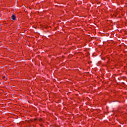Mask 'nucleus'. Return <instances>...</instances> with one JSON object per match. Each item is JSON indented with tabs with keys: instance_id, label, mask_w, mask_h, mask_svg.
Masks as SVG:
<instances>
[{
	"instance_id": "3",
	"label": "nucleus",
	"mask_w": 127,
	"mask_h": 127,
	"mask_svg": "<svg viewBox=\"0 0 127 127\" xmlns=\"http://www.w3.org/2000/svg\"><path fill=\"white\" fill-rule=\"evenodd\" d=\"M4 78H5V77H4H4H3V79H4Z\"/></svg>"
},
{
	"instance_id": "2",
	"label": "nucleus",
	"mask_w": 127,
	"mask_h": 127,
	"mask_svg": "<svg viewBox=\"0 0 127 127\" xmlns=\"http://www.w3.org/2000/svg\"><path fill=\"white\" fill-rule=\"evenodd\" d=\"M27 123H28V124H31V121H27Z\"/></svg>"
},
{
	"instance_id": "1",
	"label": "nucleus",
	"mask_w": 127,
	"mask_h": 127,
	"mask_svg": "<svg viewBox=\"0 0 127 127\" xmlns=\"http://www.w3.org/2000/svg\"><path fill=\"white\" fill-rule=\"evenodd\" d=\"M11 18L12 20H15L16 19V17H15V15H12L11 17Z\"/></svg>"
},
{
	"instance_id": "4",
	"label": "nucleus",
	"mask_w": 127,
	"mask_h": 127,
	"mask_svg": "<svg viewBox=\"0 0 127 127\" xmlns=\"http://www.w3.org/2000/svg\"><path fill=\"white\" fill-rule=\"evenodd\" d=\"M34 121H36V119H34Z\"/></svg>"
}]
</instances>
